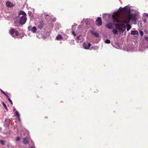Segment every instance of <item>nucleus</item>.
Listing matches in <instances>:
<instances>
[{"instance_id":"obj_8","label":"nucleus","mask_w":148,"mask_h":148,"mask_svg":"<svg viewBox=\"0 0 148 148\" xmlns=\"http://www.w3.org/2000/svg\"><path fill=\"white\" fill-rule=\"evenodd\" d=\"M106 26L109 29H112L113 28V25L112 23H110L106 25Z\"/></svg>"},{"instance_id":"obj_2","label":"nucleus","mask_w":148,"mask_h":148,"mask_svg":"<svg viewBox=\"0 0 148 148\" xmlns=\"http://www.w3.org/2000/svg\"><path fill=\"white\" fill-rule=\"evenodd\" d=\"M123 19L125 20V22L129 23L130 20L132 21H136V14H130V13L127 15L123 16Z\"/></svg>"},{"instance_id":"obj_23","label":"nucleus","mask_w":148,"mask_h":148,"mask_svg":"<svg viewBox=\"0 0 148 148\" xmlns=\"http://www.w3.org/2000/svg\"><path fill=\"white\" fill-rule=\"evenodd\" d=\"M0 142L3 145H4V142L2 140H0Z\"/></svg>"},{"instance_id":"obj_26","label":"nucleus","mask_w":148,"mask_h":148,"mask_svg":"<svg viewBox=\"0 0 148 148\" xmlns=\"http://www.w3.org/2000/svg\"><path fill=\"white\" fill-rule=\"evenodd\" d=\"M8 100L12 104H13L12 102V100L10 99V98H8Z\"/></svg>"},{"instance_id":"obj_20","label":"nucleus","mask_w":148,"mask_h":148,"mask_svg":"<svg viewBox=\"0 0 148 148\" xmlns=\"http://www.w3.org/2000/svg\"><path fill=\"white\" fill-rule=\"evenodd\" d=\"M105 42L107 44H109L110 43V41L109 40L107 39L106 40Z\"/></svg>"},{"instance_id":"obj_29","label":"nucleus","mask_w":148,"mask_h":148,"mask_svg":"<svg viewBox=\"0 0 148 148\" xmlns=\"http://www.w3.org/2000/svg\"><path fill=\"white\" fill-rule=\"evenodd\" d=\"M46 17H45V18L46 19H48V17H49V16L48 15H46Z\"/></svg>"},{"instance_id":"obj_17","label":"nucleus","mask_w":148,"mask_h":148,"mask_svg":"<svg viewBox=\"0 0 148 148\" xmlns=\"http://www.w3.org/2000/svg\"><path fill=\"white\" fill-rule=\"evenodd\" d=\"M92 34H94L96 37H99V34L98 33L95 32H92Z\"/></svg>"},{"instance_id":"obj_18","label":"nucleus","mask_w":148,"mask_h":148,"mask_svg":"<svg viewBox=\"0 0 148 148\" xmlns=\"http://www.w3.org/2000/svg\"><path fill=\"white\" fill-rule=\"evenodd\" d=\"M15 115L16 116H17L18 118H19L20 115L18 112L17 111H16L15 112Z\"/></svg>"},{"instance_id":"obj_24","label":"nucleus","mask_w":148,"mask_h":148,"mask_svg":"<svg viewBox=\"0 0 148 148\" xmlns=\"http://www.w3.org/2000/svg\"><path fill=\"white\" fill-rule=\"evenodd\" d=\"M1 92L3 94H4L5 95H6V93L3 90H1Z\"/></svg>"},{"instance_id":"obj_5","label":"nucleus","mask_w":148,"mask_h":148,"mask_svg":"<svg viewBox=\"0 0 148 148\" xmlns=\"http://www.w3.org/2000/svg\"><path fill=\"white\" fill-rule=\"evenodd\" d=\"M102 23L101 18L100 17H98L96 21V25L98 26H101Z\"/></svg>"},{"instance_id":"obj_3","label":"nucleus","mask_w":148,"mask_h":148,"mask_svg":"<svg viewBox=\"0 0 148 148\" xmlns=\"http://www.w3.org/2000/svg\"><path fill=\"white\" fill-rule=\"evenodd\" d=\"M10 33L12 37H14L18 36L19 35L18 32L17 30L14 29H11Z\"/></svg>"},{"instance_id":"obj_19","label":"nucleus","mask_w":148,"mask_h":148,"mask_svg":"<svg viewBox=\"0 0 148 148\" xmlns=\"http://www.w3.org/2000/svg\"><path fill=\"white\" fill-rule=\"evenodd\" d=\"M113 33L114 34H117V31L116 29H114L112 30Z\"/></svg>"},{"instance_id":"obj_9","label":"nucleus","mask_w":148,"mask_h":148,"mask_svg":"<svg viewBox=\"0 0 148 148\" xmlns=\"http://www.w3.org/2000/svg\"><path fill=\"white\" fill-rule=\"evenodd\" d=\"M131 34L132 35H138V31L137 30L132 31H131Z\"/></svg>"},{"instance_id":"obj_14","label":"nucleus","mask_w":148,"mask_h":148,"mask_svg":"<svg viewBox=\"0 0 148 148\" xmlns=\"http://www.w3.org/2000/svg\"><path fill=\"white\" fill-rule=\"evenodd\" d=\"M62 38V36L61 35L58 34L56 37V39L57 40H59L61 39Z\"/></svg>"},{"instance_id":"obj_16","label":"nucleus","mask_w":148,"mask_h":148,"mask_svg":"<svg viewBox=\"0 0 148 148\" xmlns=\"http://www.w3.org/2000/svg\"><path fill=\"white\" fill-rule=\"evenodd\" d=\"M127 7L126 6H125L124 8H121V7H120L119 8V9L120 10L125 12L127 11Z\"/></svg>"},{"instance_id":"obj_12","label":"nucleus","mask_w":148,"mask_h":148,"mask_svg":"<svg viewBox=\"0 0 148 148\" xmlns=\"http://www.w3.org/2000/svg\"><path fill=\"white\" fill-rule=\"evenodd\" d=\"M37 30V29L35 27H34L32 28L31 29V31L32 32L34 33H35L36 32V31Z\"/></svg>"},{"instance_id":"obj_33","label":"nucleus","mask_w":148,"mask_h":148,"mask_svg":"<svg viewBox=\"0 0 148 148\" xmlns=\"http://www.w3.org/2000/svg\"><path fill=\"white\" fill-rule=\"evenodd\" d=\"M80 36H77V39H78V40H79V38Z\"/></svg>"},{"instance_id":"obj_30","label":"nucleus","mask_w":148,"mask_h":148,"mask_svg":"<svg viewBox=\"0 0 148 148\" xmlns=\"http://www.w3.org/2000/svg\"><path fill=\"white\" fill-rule=\"evenodd\" d=\"M147 21V19L146 18H144V19L143 20V22L144 23L146 22Z\"/></svg>"},{"instance_id":"obj_6","label":"nucleus","mask_w":148,"mask_h":148,"mask_svg":"<svg viewBox=\"0 0 148 148\" xmlns=\"http://www.w3.org/2000/svg\"><path fill=\"white\" fill-rule=\"evenodd\" d=\"M91 46V44L90 43L88 42H84L83 44V47L86 49H88Z\"/></svg>"},{"instance_id":"obj_15","label":"nucleus","mask_w":148,"mask_h":148,"mask_svg":"<svg viewBox=\"0 0 148 148\" xmlns=\"http://www.w3.org/2000/svg\"><path fill=\"white\" fill-rule=\"evenodd\" d=\"M126 27L127 30V31H128L132 27L129 24H127V25Z\"/></svg>"},{"instance_id":"obj_13","label":"nucleus","mask_w":148,"mask_h":148,"mask_svg":"<svg viewBox=\"0 0 148 148\" xmlns=\"http://www.w3.org/2000/svg\"><path fill=\"white\" fill-rule=\"evenodd\" d=\"M19 15H23V16H26V14L23 11H20L19 13Z\"/></svg>"},{"instance_id":"obj_27","label":"nucleus","mask_w":148,"mask_h":148,"mask_svg":"<svg viewBox=\"0 0 148 148\" xmlns=\"http://www.w3.org/2000/svg\"><path fill=\"white\" fill-rule=\"evenodd\" d=\"M32 27L31 26L28 27V29L29 30H31V29L32 28Z\"/></svg>"},{"instance_id":"obj_34","label":"nucleus","mask_w":148,"mask_h":148,"mask_svg":"<svg viewBox=\"0 0 148 148\" xmlns=\"http://www.w3.org/2000/svg\"><path fill=\"white\" fill-rule=\"evenodd\" d=\"M147 16H148V15H147Z\"/></svg>"},{"instance_id":"obj_31","label":"nucleus","mask_w":148,"mask_h":148,"mask_svg":"<svg viewBox=\"0 0 148 148\" xmlns=\"http://www.w3.org/2000/svg\"><path fill=\"white\" fill-rule=\"evenodd\" d=\"M72 34L75 36L76 35L75 34V32L74 31H73L72 32Z\"/></svg>"},{"instance_id":"obj_10","label":"nucleus","mask_w":148,"mask_h":148,"mask_svg":"<svg viewBox=\"0 0 148 148\" xmlns=\"http://www.w3.org/2000/svg\"><path fill=\"white\" fill-rule=\"evenodd\" d=\"M23 143L24 144L26 145L27 144L29 143V142L26 138H24L23 141Z\"/></svg>"},{"instance_id":"obj_22","label":"nucleus","mask_w":148,"mask_h":148,"mask_svg":"<svg viewBox=\"0 0 148 148\" xmlns=\"http://www.w3.org/2000/svg\"><path fill=\"white\" fill-rule=\"evenodd\" d=\"M139 33L140 34L141 36H142L143 35V32L142 31H139Z\"/></svg>"},{"instance_id":"obj_25","label":"nucleus","mask_w":148,"mask_h":148,"mask_svg":"<svg viewBox=\"0 0 148 148\" xmlns=\"http://www.w3.org/2000/svg\"><path fill=\"white\" fill-rule=\"evenodd\" d=\"M20 137H17L16 138V140L17 141H19L20 140Z\"/></svg>"},{"instance_id":"obj_28","label":"nucleus","mask_w":148,"mask_h":148,"mask_svg":"<svg viewBox=\"0 0 148 148\" xmlns=\"http://www.w3.org/2000/svg\"><path fill=\"white\" fill-rule=\"evenodd\" d=\"M145 40L147 41H148V37H146L145 38Z\"/></svg>"},{"instance_id":"obj_32","label":"nucleus","mask_w":148,"mask_h":148,"mask_svg":"<svg viewBox=\"0 0 148 148\" xmlns=\"http://www.w3.org/2000/svg\"><path fill=\"white\" fill-rule=\"evenodd\" d=\"M5 96H6V97L8 98H8H9V97L8 95H7V94H6V95H5Z\"/></svg>"},{"instance_id":"obj_7","label":"nucleus","mask_w":148,"mask_h":148,"mask_svg":"<svg viewBox=\"0 0 148 148\" xmlns=\"http://www.w3.org/2000/svg\"><path fill=\"white\" fill-rule=\"evenodd\" d=\"M44 25V22L43 21H41L38 24V28L40 29H42Z\"/></svg>"},{"instance_id":"obj_1","label":"nucleus","mask_w":148,"mask_h":148,"mask_svg":"<svg viewBox=\"0 0 148 148\" xmlns=\"http://www.w3.org/2000/svg\"><path fill=\"white\" fill-rule=\"evenodd\" d=\"M119 14L115 12L112 16V19L113 20V22L115 25L116 27H118L119 29L121 31H123V29L125 28L124 23L128 24V23L125 22V20L123 19V21H120L119 19Z\"/></svg>"},{"instance_id":"obj_4","label":"nucleus","mask_w":148,"mask_h":148,"mask_svg":"<svg viewBox=\"0 0 148 148\" xmlns=\"http://www.w3.org/2000/svg\"><path fill=\"white\" fill-rule=\"evenodd\" d=\"M26 16H23L21 17L19 21V23L20 24L23 25L25 23L27 20Z\"/></svg>"},{"instance_id":"obj_11","label":"nucleus","mask_w":148,"mask_h":148,"mask_svg":"<svg viewBox=\"0 0 148 148\" xmlns=\"http://www.w3.org/2000/svg\"><path fill=\"white\" fill-rule=\"evenodd\" d=\"M6 5L9 7H12L13 6V4L11 2H8L6 3Z\"/></svg>"},{"instance_id":"obj_21","label":"nucleus","mask_w":148,"mask_h":148,"mask_svg":"<svg viewBox=\"0 0 148 148\" xmlns=\"http://www.w3.org/2000/svg\"><path fill=\"white\" fill-rule=\"evenodd\" d=\"M3 105L5 109H7L6 105L3 102Z\"/></svg>"}]
</instances>
